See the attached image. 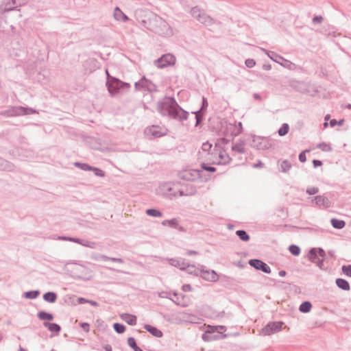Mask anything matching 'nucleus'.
<instances>
[{
    "label": "nucleus",
    "instance_id": "nucleus-1",
    "mask_svg": "<svg viewBox=\"0 0 351 351\" xmlns=\"http://www.w3.org/2000/svg\"><path fill=\"white\" fill-rule=\"evenodd\" d=\"M156 110L162 116H167L179 121L186 120L189 116V112L182 109L173 97H165L159 100Z\"/></svg>",
    "mask_w": 351,
    "mask_h": 351
},
{
    "label": "nucleus",
    "instance_id": "nucleus-2",
    "mask_svg": "<svg viewBox=\"0 0 351 351\" xmlns=\"http://www.w3.org/2000/svg\"><path fill=\"white\" fill-rule=\"evenodd\" d=\"M226 330L224 326H210L207 330L202 335L204 341H212L224 339L226 335H223V332Z\"/></svg>",
    "mask_w": 351,
    "mask_h": 351
},
{
    "label": "nucleus",
    "instance_id": "nucleus-3",
    "mask_svg": "<svg viewBox=\"0 0 351 351\" xmlns=\"http://www.w3.org/2000/svg\"><path fill=\"white\" fill-rule=\"evenodd\" d=\"M38 113L34 108L23 106H12L1 112V114L7 117H16Z\"/></svg>",
    "mask_w": 351,
    "mask_h": 351
},
{
    "label": "nucleus",
    "instance_id": "nucleus-4",
    "mask_svg": "<svg viewBox=\"0 0 351 351\" xmlns=\"http://www.w3.org/2000/svg\"><path fill=\"white\" fill-rule=\"evenodd\" d=\"M176 60V57L173 55L171 53H166L156 60L154 61V64L158 68L163 69L169 66L174 65Z\"/></svg>",
    "mask_w": 351,
    "mask_h": 351
},
{
    "label": "nucleus",
    "instance_id": "nucleus-5",
    "mask_svg": "<svg viewBox=\"0 0 351 351\" xmlns=\"http://www.w3.org/2000/svg\"><path fill=\"white\" fill-rule=\"evenodd\" d=\"M251 146L259 150H265L271 147V144L266 138L254 136Z\"/></svg>",
    "mask_w": 351,
    "mask_h": 351
},
{
    "label": "nucleus",
    "instance_id": "nucleus-6",
    "mask_svg": "<svg viewBox=\"0 0 351 351\" xmlns=\"http://www.w3.org/2000/svg\"><path fill=\"white\" fill-rule=\"evenodd\" d=\"M282 322H270L262 329V333L264 335H270L277 332L282 329Z\"/></svg>",
    "mask_w": 351,
    "mask_h": 351
},
{
    "label": "nucleus",
    "instance_id": "nucleus-7",
    "mask_svg": "<svg viewBox=\"0 0 351 351\" xmlns=\"http://www.w3.org/2000/svg\"><path fill=\"white\" fill-rule=\"evenodd\" d=\"M248 263L252 267H254L256 270H260L265 274H270L271 271L270 267L260 259L252 258L250 259Z\"/></svg>",
    "mask_w": 351,
    "mask_h": 351
},
{
    "label": "nucleus",
    "instance_id": "nucleus-8",
    "mask_svg": "<svg viewBox=\"0 0 351 351\" xmlns=\"http://www.w3.org/2000/svg\"><path fill=\"white\" fill-rule=\"evenodd\" d=\"M159 27L156 32L163 36H170L173 34V32L169 24L162 19H159L157 21Z\"/></svg>",
    "mask_w": 351,
    "mask_h": 351
},
{
    "label": "nucleus",
    "instance_id": "nucleus-9",
    "mask_svg": "<svg viewBox=\"0 0 351 351\" xmlns=\"http://www.w3.org/2000/svg\"><path fill=\"white\" fill-rule=\"evenodd\" d=\"M200 171L197 169L184 170L180 172L178 176L180 178L187 181H194L199 177Z\"/></svg>",
    "mask_w": 351,
    "mask_h": 351
},
{
    "label": "nucleus",
    "instance_id": "nucleus-10",
    "mask_svg": "<svg viewBox=\"0 0 351 351\" xmlns=\"http://www.w3.org/2000/svg\"><path fill=\"white\" fill-rule=\"evenodd\" d=\"M319 256L324 258L326 256L325 251L321 247H313L308 252V258L311 263H315L319 259Z\"/></svg>",
    "mask_w": 351,
    "mask_h": 351
},
{
    "label": "nucleus",
    "instance_id": "nucleus-11",
    "mask_svg": "<svg viewBox=\"0 0 351 351\" xmlns=\"http://www.w3.org/2000/svg\"><path fill=\"white\" fill-rule=\"evenodd\" d=\"M265 53L273 61L277 62L284 66H286L287 64L290 63L289 60H285L282 56L278 55L277 53L268 51L265 49H262Z\"/></svg>",
    "mask_w": 351,
    "mask_h": 351
},
{
    "label": "nucleus",
    "instance_id": "nucleus-12",
    "mask_svg": "<svg viewBox=\"0 0 351 351\" xmlns=\"http://www.w3.org/2000/svg\"><path fill=\"white\" fill-rule=\"evenodd\" d=\"M204 266H201V272L199 276L204 280L210 282H217L219 279L218 275L214 270L204 269Z\"/></svg>",
    "mask_w": 351,
    "mask_h": 351
},
{
    "label": "nucleus",
    "instance_id": "nucleus-13",
    "mask_svg": "<svg viewBox=\"0 0 351 351\" xmlns=\"http://www.w3.org/2000/svg\"><path fill=\"white\" fill-rule=\"evenodd\" d=\"M311 202H315V205L319 208H327L330 207L331 202L327 197L324 195H317L311 198Z\"/></svg>",
    "mask_w": 351,
    "mask_h": 351
},
{
    "label": "nucleus",
    "instance_id": "nucleus-14",
    "mask_svg": "<svg viewBox=\"0 0 351 351\" xmlns=\"http://www.w3.org/2000/svg\"><path fill=\"white\" fill-rule=\"evenodd\" d=\"M150 134L154 138H159L167 134V129L159 125H153L148 129Z\"/></svg>",
    "mask_w": 351,
    "mask_h": 351
},
{
    "label": "nucleus",
    "instance_id": "nucleus-15",
    "mask_svg": "<svg viewBox=\"0 0 351 351\" xmlns=\"http://www.w3.org/2000/svg\"><path fill=\"white\" fill-rule=\"evenodd\" d=\"M112 80L114 82H115V83L113 84V86L115 89H117L116 92L114 93V95L121 90H128L131 87L129 83L123 82L119 78H112Z\"/></svg>",
    "mask_w": 351,
    "mask_h": 351
},
{
    "label": "nucleus",
    "instance_id": "nucleus-16",
    "mask_svg": "<svg viewBox=\"0 0 351 351\" xmlns=\"http://www.w3.org/2000/svg\"><path fill=\"white\" fill-rule=\"evenodd\" d=\"M106 86L107 87V89L111 96H114V93L116 92L117 89L114 88L113 86V84L115 83L112 78H116L115 77H113L110 75L108 70L106 69Z\"/></svg>",
    "mask_w": 351,
    "mask_h": 351
},
{
    "label": "nucleus",
    "instance_id": "nucleus-17",
    "mask_svg": "<svg viewBox=\"0 0 351 351\" xmlns=\"http://www.w3.org/2000/svg\"><path fill=\"white\" fill-rule=\"evenodd\" d=\"M16 169V166L11 162L0 157V171L13 172Z\"/></svg>",
    "mask_w": 351,
    "mask_h": 351
},
{
    "label": "nucleus",
    "instance_id": "nucleus-18",
    "mask_svg": "<svg viewBox=\"0 0 351 351\" xmlns=\"http://www.w3.org/2000/svg\"><path fill=\"white\" fill-rule=\"evenodd\" d=\"M28 0H10L5 5V11L18 10L17 8L23 5Z\"/></svg>",
    "mask_w": 351,
    "mask_h": 351
},
{
    "label": "nucleus",
    "instance_id": "nucleus-19",
    "mask_svg": "<svg viewBox=\"0 0 351 351\" xmlns=\"http://www.w3.org/2000/svg\"><path fill=\"white\" fill-rule=\"evenodd\" d=\"M176 184H173L172 186L171 184H165L162 186V190L164 191V195H166L170 198L172 197H176L177 195V193L176 191Z\"/></svg>",
    "mask_w": 351,
    "mask_h": 351
},
{
    "label": "nucleus",
    "instance_id": "nucleus-20",
    "mask_svg": "<svg viewBox=\"0 0 351 351\" xmlns=\"http://www.w3.org/2000/svg\"><path fill=\"white\" fill-rule=\"evenodd\" d=\"M142 81L144 86V90L149 93L158 91L157 86L151 80L146 78L145 76L142 77Z\"/></svg>",
    "mask_w": 351,
    "mask_h": 351
},
{
    "label": "nucleus",
    "instance_id": "nucleus-21",
    "mask_svg": "<svg viewBox=\"0 0 351 351\" xmlns=\"http://www.w3.org/2000/svg\"><path fill=\"white\" fill-rule=\"evenodd\" d=\"M143 328L154 337L159 338L162 337L163 335L162 332L160 330L150 324H146L143 326Z\"/></svg>",
    "mask_w": 351,
    "mask_h": 351
},
{
    "label": "nucleus",
    "instance_id": "nucleus-22",
    "mask_svg": "<svg viewBox=\"0 0 351 351\" xmlns=\"http://www.w3.org/2000/svg\"><path fill=\"white\" fill-rule=\"evenodd\" d=\"M121 318L130 326H135L136 324L137 317L134 315L123 313L121 315Z\"/></svg>",
    "mask_w": 351,
    "mask_h": 351
},
{
    "label": "nucleus",
    "instance_id": "nucleus-23",
    "mask_svg": "<svg viewBox=\"0 0 351 351\" xmlns=\"http://www.w3.org/2000/svg\"><path fill=\"white\" fill-rule=\"evenodd\" d=\"M114 19L117 21H121L123 22L129 21L128 16L126 14H125L119 7H116L114 8Z\"/></svg>",
    "mask_w": 351,
    "mask_h": 351
},
{
    "label": "nucleus",
    "instance_id": "nucleus-24",
    "mask_svg": "<svg viewBox=\"0 0 351 351\" xmlns=\"http://www.w3.org/2000/svg\"><path fill=\"white\" fill-rule=\"evenodd\" d=\"M43 326L47 328L50 332H56V335H58L61 330V327L59 324L56 323H51L48 322H45L43 323Z\"/></svg>",
    "mask_w": 351,
    "mask_h": 351
},
{
    "label": "nucleus",
    "instance_id": "nucleus-25",
    "mask_svg": "<svg viewBox=\"0 0 351 351\" xmlns=\"http://www.w3.org/2000/svg\"><path fill=\"white\" fill-rule=\"evenodd\" d=\"M197 21L206 26H210L215 23V20L204 12Z\"/></svg>",
    "mask_w": 351,
    "mask_h": 351
},
{
    "label": "nucleus",
    "instance_id": "nucleus-26",
    "mask_svg": "<svg viewBox=\"0 0 351 351\" xmlns=\"http://www.w3.org/2000/svg\"><path fill=\"white\" fill-rule=\"evenodd\" d=\"M336 285L338 288L343 290V291H349L350 289V286L348 280L343 278H337L335 280Z\"/></svg>",
    "mask_w": 351,
    "mask_h": 351
},
{
    "label": "nucleus",
    "instance_id": "nucleus-27",
    "mask_svg": "<svg viewBox=\"0 0 351 351\" xmlns=\"http://www.w3.org/2000/svg\"><path fill=\"white\" fill-rule=\"evenodd\" d=\"M43 300L49 303H54L57 300L58 295L53 291H48L43 294Z\"/></svg>",
    "mask_w": 351,
    "mask_h": 351
},
{
    "label": "nucleus",
    "instance_id": "nucleus-28",
    "mask_svg": "<svg viewBox=\"0 0 351 351\" xmlns=\"http://www.w3.org/2000/svg\"><path fill=\"white\" fill-rule=\"evenodd\" d=\"M188 274H193L194 276H198L201 272V268H197L194 265H190L189 263L186 264L185 267V269Z\"/></svg>",
    "mask_w": 351,
    "mask_h": 351
},
{
    "label": "nucleus",
    "instance_id": "nucleus-29",
    "mask_svg": "<svg viewBox=\"0 0 351 351\" xmlns=\"http://www.w3.org/2000/svg\"><path fill=\"white\" fill-rule=\"evenodd\" d=\"M280 171L283 173H287L291 168V164L288 160H282L278 161Z\"/></svg>",
    "mask_w": 351,
    "mask_h": 351
},
{
    "label": "nucleus",
    "instance_id": "nucleus-30",
    "mask_svg": "<svg viewBox=\"0 0 351 351\" xmlns=\"http://www.w3.org/2000/svg\"><path fill=\"white\" fill-rule=\"evenodd\" d=\"M37 317L42 321H51L54 318L53 314L45 311H39L37 313Z\"/></svg>",
    "mask_w": 351,
    "mask_h": 351
},
{
    "label": "nucleus",
    "instance_id": "nucleus-31",
    "mask_svg": "<svg viewBox=\"0 0 351 351\" xmlns=\"http://www.w3.org/2000/svg\"><path fill=\"white\" fill-rule=\"evenodd\" d=\"M332 226L338 230L343 229L346 226V221L341 219L332 218L330 219Z\"/></svg>",
    "mask_w": 351,
    "mask_h": 351
},
{
    "label": "nucleus",
    "instance_id": "nucleus-32",
    "mask_svg": "<svg viewBox=\"0 0 351 351\" xmlns=\"http://www.w3.org/2000/svg\"><path fill=\"white\" fill-rule=\"evenodd\" d=\"M312 304L309 301H304L299 306V311L302 313H307L311 311Z\"/></svg>",
    "mask_w": 351,
    "mask_h": 351
},
{
    "label": "nucleus",
    "instance_id": "nucleus-33",
    "mask_svg": "<svg viewBox=\"0 0 351 351\" xmlns=\"http://www.w3.org/2000/svg\"><path fill=\"white\" fill-rule=\"evenodd\" d=\"M235 234L242 241L247 242L250 239L249 234L245 230H238Z\"/></svg>",
    "mask_w": 351,
    "mask_h": 351
},
{
    "label": "nucleus",
    "instance_id": "nucleus-34",
    "mask_svg": "<svg viewBox=\"0 0 351 351\" xmlns=\"http://www.w3.org/2000/svg\"><path fill=\"white\" fill-rule=\"evenodd\" d=\"M170 264L173 266L180 268L181 270L185 269V267L186 265V263L184 262L182 260L171 258L169 261Z\"/></svg>",
    "mask_w": 351,
    "mask_h": 351
},
{
    "label": "nucleus",
    "instance_id": "nucleus-35",
    "mask_svg": "<svg viewBox=\"0 0 351 351\" xmlns=\"http://www.w3.org/2000/svg\"><path fill=\"white\" fill-rule=\"evenodd\" d=\"M184 189L185 191V195H186V196L194 195L197 192L196 187L192 184H186Z\"/></svg>",
    "mask_w": 351,
    "mask_h": 351
},
{
    "label": "nucleus",
    "instance_id": "nucleus-36",
    "mask_svg": "<svg viewBox=\"0 0 351 351\" xmlns=\"http://www.w3.org/2000/svg\"><path fill=\"white\" fill-rule=\"evenodd\" d=\"M40 292L39 290H31L24 293L23 296L26 299L34 300L38 297Z\"/></svg>",
    "mask_w": 351,
    "mask_h": 351
},
{
    "label": "nucleus",
    "instance_id": "nucleus-37",
    "mask_svg": "<svg viewBox=\"0 0 351 351\" xmlns=\"http://www.w3.org/2000/svg\"><path fill=\"white\" fill-rule=\"evenodd\" d=\"M145 213L150 217H160L162 216V213L156 208H148L145 210Z\"/></svg>",
    "mask_w": 351,
    "mask_h": 351
},
{
    "label": "nucleus",
    "instance_id": "nucleus-38",
    "mask_svg": "<svg viewBox=\"0 0 351 351\" xmlns=\"http://www.w3.org/2000/svg\"><path fill=\"white\" fill-rule=\"evenodd\" d=\"M128 344L134 351H143V350L137 346L135 339L132 337L128 339Z\"/></svg>",
    "mask_w": 351,
    "mask_h": 351
},
{
    "label": "nucleus",
    "instance_id": "nucleus-39",
    "mask_svg": "<svg viewBox=\"0 0 351 351\" xmlns=\"http://www.w3.org/2000/svg\"><path fill=\"white\" fill-rule=\"evenodd\" d=\"M74 166L86 171H89L93 169V166L87 164V163H83L80 162H74Z\"/></svg>",
    "mask_w": 351,
    "mask_h": 351
},
{
    "label": "nucleus",
    "instance_id": "nucleus-40",
    "mask_svg": "<svg viewBox=\"0 0 351 351\" xmlns=\"http://www.w3.org/2000/svg\"><path fill=\"white\" fill-rule=\"evenodd\" d=\"M219 157L222 160L221 163L223 165L228 164L231 160V158L225 153V151H220Z\"/></svg>",
    "mask_w": 351,
    "mask_h": 351
},
{
    "label": "nucleus",
    "instance_id": "nucleus-41",
    "mask_svg": "<svg viewBox=\"0 0 351 351\" xmlns=\"http://www.w3.org/2000/svg\"><path fill=\"white\" fill-rule=\"evenodd\" d=\"M289 130V125L288 123H283L278 130V134L280 136H285Z\"/></svg>",
    "mask_w": 351,
    "mask_h": 351
},
{
    "label": "nucleus",
    "instance_id": "nucleus-42",
    "mask_svg": "<svg viewBox=\"0 0 351 351\" xmlns=\"http://www.w3.org/2000/svg\"><path fill=\"white\" fill-rule=\"evenodd\" d=\"M239 128H236L235 126L232 125V124H230V129H233V131L231 132V136H238L242 132L243 127H242V123L239 122L238 123Z\"/></svg>",
    "mask_w": 351,
    "mask_h": 351
},
{
    "label": "nucleus",
    "instance_id": "nucleus-43",
    "mask_svg": "<svg viewBox=\"0 0 351 351\" xmlns=\"http://www.w3.org/2000/svg\"><path fill=\"white\" fill-rule=\"evenodd\" d=\"M162 225L163 226H169L171 228H177L178 226V223L176 219H167L162 221Z\"/></svg>",
    "mask_w": 351,
    "mask_h": 351
},
{
    "label": "nucleus",
    "instance_id": "nucleus-44",
    "mask_svg": "<svg viewBox=\"0 0 351 351\" xmlns=\"http://www.w3.org/2000/svg\"><path fill=\"white\" fill-rule=\"evenodd\" d=\"M113 328L118 334H123L125 331L126 327L125 325L117 322L113 324Z\"/></svg>",
    "mask_w": 351,
    "mask_h": 351
},
{
    "label": "nucleus",
    "instance_id": "nucleus-45",
    "mask_svg": "<svg viewBox=\"0 0 351 351\" xmlns=\"http://www.w3.org/2000/svg\"><path fill=\"white\" fill-rule=\"evenodd\" d=\"M243 145L244 143L243 142L241 143L233 144L232 146V150L240 154H243L245 152Z\"/></svg>",
    "mask_w": 351,
    "mask_h": 351
},
{
    "label": "nucleus",
    "instance_id": "nucleus-46",
    "mask_svg": "<svg viewBox=\"0 0 351 351\" xmlns=\"http://www.w3.org/2000/svg\"><path fill=\"white\" fill-rule=\"evenodd\" d=\"M204 13V11L200 10L197 7H194L191 10V14L193 18L198 20L202 14Z\"/></svg>",
    "mask_w": 351,
    "mask_h": 351
},
{
    "label": "nucleus",
    "instance_id": "nucleus-47",
    "mask_svg": "<svg viewBox=\"0 0 351 351\" xmlns=\"http://www.w3.org/2000/svg\"><path fill=\"white\" fill-rule=\"evenodd\" d=\"M230 140L226 138H219L217 140L215 143V146L214 150H216L217 148L220 149L222 145H227L229 143Z\"/></svg>",
    "mask_w": 351,
    "mask_h": 351
},
{
    "label": "nucleus",
    "instance_id": "nucleus-48",
    "mask_svg": "<svg viewBox=\"0 0 351 351\" xmlns=\"http://www.w3.org/2000/svg\"><path fill=\"white\" fill-rule=\"evenodd\" d=\"M101 260L104 261H110L116 262V263H124V261H123V258L109 257V256H107L106 255H102L101 256Z\"/></svg>",
    "mask_w": 351,
    "mask_h": 351
},
{
    "label": "nucleus",
    "instance_id": "nucleus-49",
    "mask_svg": "<svg viewBox=\"0 0 351 351\" xmlns=\"http://www.w3.org/2000/svg\"><path fill=\"white\" fill-rule=\"evenodd\" d=\"M289 250L290 253L293 256H298L301 252L300 247L294 244L289 245Z\"/></svg>",
    "mask_w": 351,
    "mask_h": 351
},
{
    "label": "nucleus",
    "instance_id": "nucleus-50",
    "mask_svg": "<svg viewBox=\"0 0 351 351\" xmlns=\"http://www.w3.org/2000/svg\"><path fill=\"white\" fill-rule=\"evenodd\" d=\"M317 147L320 149L323 152H331L332 147L329 144H327L326 143H320L317 145Z\"/></svg>",
    "mask_w": 351,
    "mask_h": 351
},
{
    "label": "nucleus",
    "instance_id": "nucleus-51",
    "mask_svg": "<svg viewBox=\"0 0 351 351\" xmlns=\"http://www.w3.org/2000/svg\"><path fill=\"white\" fill-rule=\"evenodd\" d=\"M341 271L345 276L351 278V265H343Z\"/></svg>",
    "mask_w": 351,
    "mask_h": 351
},
{
    "label": "nucleus",
    "instance_id": "nucleus-52",
    "mask_svg": "<svg viewBox=\"0 0 351 351\" xmlns=\"http://www.w3.org/2000/svg\"><path fill=\"white\" fill-rule=\"evenodd\" d=\"M94 173V174L97 177H104L105 176V172L97 167H93V169L91 170Z\"/></svg>",
    "mask_w": 351,
    "mask_h": 351
},
{
    "label": "nucleus",
    "instance_id": "nucleus-53",
    "mask_svg": "<svg viewBox=\"0 0 351 351\" xmlns=\"http://www.w3.org/2000/svg\"><path fill=\"white\" fill-rule=\"evenodd\" d=\"M201 167L203 170H205L206 171L209 172H215L216 171V168L214 167H212L206 163H202L201 165Z\"/></svg>",
    "mask_w": 351,
    "mask_h": 351
},
{
    "label": "nucleus",
    "instance_id": "nucleus-54",
    "mask_svg": "<svg viewBox=\"0 0 351 351\" xmlns=\"http://www.w3.org/2000/svg\"><path fill=\"white\" fill-rule=\"evenodd\" d=\"M343 122H344V119H340L339 121L336 120L335 119H331L330 121V123L329 124H330V126L331 128H333L335 125H343Z\"/></svg>",
    "mask_w": 351,
    "mask_h": 351
},
{
    "label": "nucleus",
    "instance_id": "nucleus-55",
    "mask_svg": "<svg viewBox=\"0 0 351 351\" xmlns=\"http://www.w3.org/2000/svg\"><path fill=\"white\" fill-rule=\"evenodd\" d=\"M213 147V145L210 143L208 141L204 143L202 145V149L204 152H210Z\"/></svg>",
    "mask_w": 351,
    "mask_h": 351
},
{
    "label": "nucleus",
    "instance_id": "nucleus-56",
    "mask_svg": "<svg viewBox=\"0 0 351 351\" xmlns=\"http://www.w3.org/2000/svg\"><path fill=\"white\" fill-rule=\"evenodd\" d=\"M134 88L136 91L144 90V86L143 84L142 78L134 83Z\"/></svg>",
    "mask_w": 351,
    "mask_h": 351
},
{
    "label": "nucleus",
    "instance_id": "nucleus-57",
    "mask_svg": "<svg viewBox=\"0 0 351 351\" xmlns=\"http://www.w3.org/2000/svg\"><path fill=\"white\" fill-rule=\"evenodd\" d=\"M319 192L317 187H308L306 190V193L310 195H315Z\"/></svg>",
    "mask_w": 351,
    "mask_h": 351
},
{
    "label": "nucleus",
    "instance_id": "nucleus-58",
    "mask_svg": "<svg viewBox=\"0 0 351 351\" xmlns=\"http://www.w3.org/2000/svg\"><path fill=\"white\" fill-rule=\"evenodd\" d=\"M81 245H83V246H85V247H90V248H95V245H96V243L95 242H93V241H83L82 240Z\"/></svg>",
    "mask_w": 351,
    "mask_h": 351
},
{
    "label": "nucleus",
    "instance_id": "nucleus-59",
    "mask_svg": "<svg viewBox=\"0 0 351 351\" xmlns=\"http://www.w3.org/2000/svg\"><path fill=\"white\" fill-rule=\"evenodd\" d=\"M245 66L248 68H253L256 65V62L254 59L248 58L245 61Z\"/></svg>",
    "mask_w": 351,
    "mask_h": 351
},
{
    "label": "nucleus",
    "instance_id": "nucleus-60",
    "mask_svg": "<svg viewBox=\"0 0 351 351\" xmlns=\"http://www.w3.org/2000/svg\"><path fill=\"white\" fill-rule=\"evenodd\" d=\"M308 152H309L308 150L306 149L300 153V154L298 156V158L301 162H304L306 161V153Z\"/></svg>",
    "mask_w": 351,
    "mask_h": 351
},
{
    "label": "nucleus",
    "instance_id": "nucleus-61",
    "mask_svg": "<svg viewBox=\"0 0 351 351\" xmlns=\"http://www.w3.org/2000/svg\"><path fill=\"white\" fill-rule=\"evenodd\" d=\"M199 112V111L193 112L195 114V126L198 125L203 120V117Z\"/></svg>",
    "mask_w": 351,
    "mask_h": 351
},
{
    "label": "nucleus",
    "instance_id": "nucleus-62",
    "mask_svg": "<svg viewBox=\"0 0 351 351\" xmlns=\"http://www.w3.org/2000/svg\"><path fill=\"white\" fill-rule=\"evenodd\" d=\"M81 328L86 332H89L90 330V325L87 322H82L80 324Z\"/></svg>",
    "mask_w": 351,
    "mask_h": 351
},
{
    "label": "nucleus",
    "instance_id": "nucleus-63",
    "mask_svg": "<svg viewBox=\"0 0 351 351\" xmlns=\"http://www.w3.org/2000/svg\"><path fill=\"white\" fill-rule=\"evenodd\" d=\"M323 17L322 16H315L313 18V23H321L323 21Z\"/></svg>",
    "mask_w": 351,
    "mask_h": 351
},
{
    "label": "nucleus",
    "instance_id": "nucleus-64",
    "mask_svg": "<svg viewBox=\"0 0 351 351\" xmlns=\"http://www.w3.org/2000/svg\"><path fill=\"white\" fill-rule=\"evenodd\" d=\"M182 290L184 292L191 291L192 290V287L189 284H184L182 287Z\"/></svg>",
    "mask_w": 351,
    "mask_h": 351
}]
</instances>
